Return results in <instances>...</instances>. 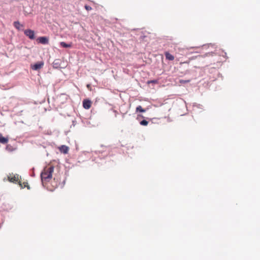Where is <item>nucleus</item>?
<instances>
[{
	"label": "nucleus",
	"instance_id": "1",
	"mask_svg": "<svg viewBox=\"0 0 260 260\" xmlns=\"http://www.w3.org/2000/svg\"><path fill=\"white\" fill-rule=\"evenodd\" d=\"M54 171V167L52 166H47L44 168L41 174L42 182L49 181L52 177V173Z\"/></svg>",
	"mask_w": 260,
	"mask_h": 260
},
{
	"label": "nucleus",
	"instance_id": "2",
	"mask_svg": "<svg viewBox=\"0 0 260 260\" xmlns=\"http://www.w3.org/2000/svg\"><path fill=\"white\" fill-rule=\"evenodd\" d=\"M4 181H6L8 180L10 182L15 183L17 182H19V176L18 174H10L9 176H8V178H4L3 179Z\"/></svg>",
	"mask_w": 260,
	"mask_h": 260
},
{
	"label": "nucleus",
	"instance_id": "3",
	"mask_svg": "<svg viewBox=\"0 0 260 260\" xmlns=\"http://www.w3.org/2000/svg\"><path fill=\"white\" fill-rule=\"evenodd\" d=\"M24 33L25 36L28 37L30 39L33 40L35 39V32L31 29H26L24 30Z\"/></svg>",
	"mask_w": 260,
	"mask_h": 260
},
{
	"label": "nucleus",
	"instance_id": "4",
	"mask_svg": "<svg viewBox=\"0 0 260 260\" xmlns=\"http://www.w3.org/2000/svg\"><path fill=\"white\" fill-rule=\"evenodd\" d=\"M44 66V62L43 61H40L38 62L33 65H31V68L33 70H38L40 69H41Z\"/></svg>",
	"mask_w": 260,
	"mask_h": 260
},
{
	"label": "nucleus",
	"instance_id": "5",
	"mask_svg": "<svg viewBox=\"0 0 260 260\" xmlns=\"http://www.w3.org/2000/svg\"><path fill=\"white\" fill-rule=\"evenodd\" d=\"M91 102L89 100H84L83 101V107L85 109H89L91 106Z\"/></svg>",
	"mask_w": 260,
	"mask_h": 260
},
{
	"label": "nucleus",
	"instance_id": "6",
	"mask_svg": "<svg viewBox=\"0 0 260 260\" xmlns=\"http://www.w3.org/2000/svg\"><path fill=\"white\" fill-rule=\"evenodd\" d=\"M37 41L42 44H47L49 42L48 39L46 37H41L38 38Z\"/></svg>",
	"mask_w": 260,
	"mask_h": 260
},
{
	"label": "nucleus",
	"instance_id": "7",
	"mask_svg": "<svg viewBox=\"0 0 260 260\" xmlns=\"http://www.w3.org/2000/svg\"><path fill=\"white\" fill-rule=\"evenodd\" d=\"M58 149L60 152L67 154L69 152V148L66 145H61L58 147Z\"/></svg>",
	"mask_w": 260,
	"mask_h": 260
},
{
	"label": "nucleus",
	"instance_id": "8",
	"mask_svg": "<svg viewBox=\"0 0 260 260\" xmlns=\"http://www.w3.org/2000/svg\"><path fill=\"white\" fill-rule=\"evenodd\" d=\"M18 184L21 188L26 187L28 189H30V186L27 182L22 183L20 181H19Z\"/></svg>",
	"mask_w": 260,
	"mask_h": 260
},
{
	"label": "nucleus",
	"instance_id": "9",
	"mask_svg": "<svg viewBox=\"0 0 260 260\" xmlns=\"http://www.w3.org/2000/svg\"><path fill=\"white\" fill-rule=\"evenodd\" d=\"M8 138L4 137L1 133H0V143L3 144H7L8 142Z\"/></svg>",
	"mask_w": 260,
	"mask_h": 260
},
{
	"label": "nucleus",
	"instance_id": "10",
	"mask_svg": "<svg viewBox=\"0 0 260 260\" xmlns=\"http://www.w3.org/2000/svg\"><path fill=\"white\" fill-rule=\"evenodd\" d=\"M165 54L167 59L169 60H173L174 59V56L171 54L169 52H166Z\"/></svg>",
	"mask_w": 260,
	"mask_h": 260
},
{
	"label": "nucleus",
	"instance_id": "11",
	"mask_svg": "<svg viewBox=\"0 0 260 260\" xmlns=\"http://www.w3.org/2000/svg\"><path fill=\"white\" fill-rule=\"evenodd\" d=\"M146 110L142 108L141 106H138L136 109V112H145Z\"/></svg>",
	"mask_w": 260,
	"mask_h": 260
},
{
	"label": "nucleus",
	"instance_id": "12",
	"mask_svg": "<svg viewBox=\"0 0 260 260\" xmlns=\"http://www.w3.org/2000/svg\"><path fill=\"white\" fill-rule=\"evenodd\" d=\"M14 27L17 28V29H20V27H22L23 25H21L19 21H15L14 22Z\"/></svg>",
	"mask_w": 260,
	"mask_h": 260
},
{
	"label": "nucleus",
	"instance_id": "13",
	"mask_svg": "<svg viewBox=\"0 0 260 260\" xmlns=\"http://www.w3.org/2000/svg\"><path fill=\"white\" fill-rule=\"evenodd\" d=\"M60 45L63 48H70L72 47V45L71 44H67L64 42H60Z\"/></svg>",
	"mask_w": 260,
	"mask_h": 260
},
{
	"label": "nucleus",
	"instance_id": "14",
	"mask_svg": "<svg viewBox=\"0 0 260 260\" xmlns=\"http://www.w3.org/2000/svg\"><path fill=\"white\" fill-rule=\"evenodd\" d=\"M190 81V80H184L181 79L179 81V82L180 84H182L189 83Z\"/></svg>",
	"mask_w": 260,
	"mask_h": 260
},
{
	"label": "nucleus",
	"instance_id": "15",
	"mask_svg": "<svg viewBox=\"0 0 260 260\" xmlns=\"http://www.w3.org/2000/svg\"><path fill=\"white\" fill-rule=\"evenodd\" d=\"M140 124L142 125H144V126H147L148 124V121H147V120H142L140 122Z\"/></svg>",
	"mask_w": 260,
	"mask_h": 260
},
{
	"label": "nucleus",
	"instance_id": "16",
	"mask_svg": "<svg viewBox=\"0 0 260 260\" xmlns=\"http://www.w3.org/2000/svg\"><path fill=\"white\" fill-rule=\"evenodd\" d=\"M84 7L87 11H90L92 10V8L89 6L85 5Z\"/></svg>",
	"mask_w": 260,
	"mask_h": 260
},
{
	"label": "nucleus",
	"instance_id": "17",
	"mask_svg": "<svg viewBox=\"0 0 260 260\" xmlns=\"http://www.w3.org/2000/svg\"><path fill=\"white\" fill-rule=\"evenodd\" d=\"M157 83V81L156 80H151V81H149L148 82V83Z\"/></svg>",
	"mask_w": 260,
	"mask_h": 260
},
{
	"label": "nucleus",
	"instance_id": "18",
	"mask_svg": "<svg viewBox=\"0 0 260 260\" xmlns=\"http://www.w3.org/2000/svg\"><path fill=\"white\" fill-rule=\"evenodd\" d=\"M87 88H89V87H90V85H89V84H88V85H87Z\"/></svg>",
	"mask_w": 260,
	"mask_h": 260
}]
</instances>
